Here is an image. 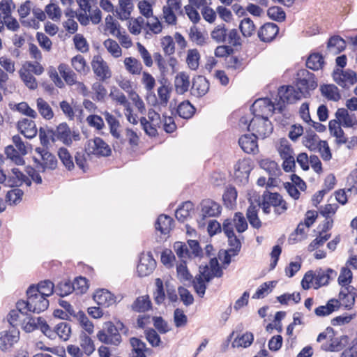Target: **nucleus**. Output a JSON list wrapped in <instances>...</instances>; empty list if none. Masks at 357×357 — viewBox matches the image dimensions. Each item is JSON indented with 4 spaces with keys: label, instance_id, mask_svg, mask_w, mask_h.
<instances>
[{
    "label": "nucleus",
    "instance_id": "6ab92c4d",
    "mask_svg": "<svg viewBox=\"0 0 357 357\" xmlns=\"http://www.w3.org/2000/svg\"><path fill=\"white\" fill-rule=\"evenodd\" d=\"M17 129L21 134L29 139L36 137L38 132L35 122L26 118L17 122Z\"/></svg>",
    "mask_w": 357,
    "mask_h": 357
},
{
    "label": "nucleus",
    "instance_id": "680f3d73",
    "mask_svg": "<svg viewBox=\"0 0 357 357\" xmlns=\"http://www.w3.org/2000/svg\"><path fill=\"white\" fill-rule=\"evenodd\" d=\"M104 46L107 50V51L115 58H118L121 56L122 51L119 45V44L116 43V41L112 40V39H107L104 42Z\"/></svg>",
    "mask_w": 357,
    "mask_h": 357
},
{
    "label": "nucleus",
    "instance_id": "7c9ffc66",
    "mask_svg": "<svg viewBox=\"0 0 357 357\" xmlns=\"http://www.w3.org/2000/svg\"><path fill=\"white\" fill-rule=\"evenodd\" d=\"M194 205L190 201L183 202L175 212L176 218L181 222H184L190 216V212L193 209Z\"/></svg>",
    "mask_w": 357,
    "mask_h": 357
},
{
    "label": "nucleus",
    "instance_id": "4be33fe9",
    "mask_svg": "<svg viewBox=\"0 0 357 357\" xmlns=\"http://www.w3.org/2000/svg\"><path fill=\"white\" fill-rule=\"evenodd\" d=\"M93 299L98 305L109 307L116 303L115 296L109 291L100 289L96 291Z\"/></svg>",
    "mask_w": 357,
    "mask_h": 357
},
{
    "label": "nucleus",
    "instance_id": "a878e982",
    "mask_svg": "<svg viewBox=\"0 0 357 357\" xmlns=\"http://www.w3.org/2000/svg\"><path fill=\"white\" fill-rule=\"evenodd\" d=\"M346 47V42L339 36H332L328 42L327 48L328 52L333 54H337L342 52Z\"/></svg>",
    "mask_w": 357,
    "mask_h": 357
},
{
    "label": "nucleus",
    "instance_id": "8fccbe9b",
    "mask_svg": "<svg viewBox=\"0 0 357 357\" xmlns=\"http://www.w3.org/2000/svg\"><path fill=\"white\" fill-rule=\"evenodd\" d=\"M73 291V286L70 281L60 282L55 288V292L61 297H64Z\"/></svg>",
    "mask_w": 357,
    "mask_h": 357
},
{
    "label": "nucleus",
    "instance_id": "2f4dec72",
    "mask_svg": "<svg viewBox=\"0 0 357 357\" xmlns=\"http://www.w3.org/2000/svg\"><path fill=\"white\" fill-rule=\"evenodd\" d=\"M321 94L328 100L338 101L341 96L338 92V89L334 84H324L320 87Z\"/></svg>",
    "mask_w": 357,
    "mask_h": 357
},
{
    "label": "nucleus",
    "instance_id": "79ce46f5",
    "mask_svg": "<svg viewBox=\"0 0 357 357\" xmlns=\"http://www.w3.org/2000/svg\"><path fill=\"white\" fill-rule=\"evenodd\" d=\"M124 64L126 70L132 75H139L142 70L140 61L133 57L126 58Z\"/></svg>",
    "mask_w": 357,
    "mask_h": 357
},
{
    "label": "nucleus",
    "instance_id": "e433bc0d",
    "mask_svg": "<svg viewBox=\"0 0 357 357\" xmlns=\"http://www.w3.org/2000/svg\"><path fill=\"white\" fill-rule=\"evenodd\" d=\"M349 344V337L347 335H341L339 337L331 339V342L326 350L331 351H339L342 350Z\"/></svg>",
    "mask_w": 357,
    "mask_h": 357
},
{
    "label": "nucleus",
    "instance_id": "cd10ccee",
    "mask_svg": "<svg viewBox=\"0 0 357 357\" xmlns=\"http://www.w3.org/2000/svg\"><path fill=\"white\" fill-rule=\"evenodd\" d=\"M258 207L252 203L248 206L246 211V218L250 225L255 229H259L261 227V221L258 216Z\"/></svg>",
    "mask_w": 357,
    "mask_h": 357
},
{
    "label": "nucleus",
    "instance_id": "69168bd1",
    "mask_svg": "<svg viewBox=\"0 0 357 357\" xmlns=\"http://www.w3.org/2000/svg\"><path fill=\"white\" fill-rule=\"evenodd\" d=\"M263 199L273 206H278L284 202L282 196L278 192H265L263 195Z\"/></svg>",
    "mask_w": 357,
    "mask_h": 357
},
{
    "label": "nucleus",
    "instance_id": "4d7b16f0",
    "mask_svg": "<svg viewBox=\"0 0 357 357\" xmlns=\"http://www.w3.org/2000/svg\"><path fill=\"white\" fill-rule=\"evenodd\" d=\"M199 58L200 55L197 50L192 49L188 51L186 62L190 69L196 70L198 68Z\"/></svg>",
    "mask_w": 357,
    "mask_h": 357
},
{
    "label": "nucleus",
    "instance_id": "338daca9",
    "mask_svg": "<svg viewBox=\"0 0 357 357\" xmlns=\"http://www.w3.org/2000/svg\"><path fill=\"white\" fill-rule=\"evenodd\" d=\"M161 45L165 56H172L175 52V43L171 36H165L161 40Z\"/></svg>",
    "mask_w": 357,
    "mask_h": 357
},
{
    "label": "nucleus",
    "instance_id": "a211bd4d",
    "mask_svg": "<svg viewBox=\"0 0 357 357\" xmlns=\"http://www.w3.org/2000/svg\"><path fill=\"white\" fill-rule=\"evenodd\" d=\"M53 135L52 140L54 141V137L60 140L66 145H70L73 142L71 138V130L66 123H60L55 131L50 130Z\"/></svg>",
    "mask_w": 357,
    "mask_h": 357
},
{
    "label": "nucleus",
    "instance_id": "09e8293b",
    "mask_svg": "<svg viewBox=\"0 0 357 357\" xmlns=\"http://www.w3.org/2000/svg\"><path fill=\"white\" fill-rule=\"evenodd\" d=\"M239 29L244 37L251 36L255 31V26L250 18H244L239 25Z\"/></svg>",
    "mask_w": 357,
    "mask_h": 357
},
{
    "label": "nucleus",
    "instance_id": "e2e57ef3",
    "mask_svg": "<svg viewBox=\"0 0 357 357\" xmlns=\"http://www.w3.org/2000/svg\"><path fill=\"white\" fill-rule=\"evenodd\" d=\"M335 117L339 120H342V126L346 128H351L354 126L353 120L349 116L348 111L344 108H340L335 112Z\"/></svg>",
    "mask_w": 357,
    "mask_h": 357
},
{
    "label": "nucleus",
    "instance_id": "5701e85b",
    "mask_svg": "<svg viewBox=\"0 0 357 357\" xmlns=\"http://www.w3.org/2000/svg\"><path fill=\"white\" fill-rule=\"evenodd\" d=\"M19 340V331L13 330L11 332H6L0 336V349L6 351L11 348Z\"/></svg>",
    "mask_w": 357,
    "mask_h": 357
},
{
    "label": "nucleus",
    "instance_id": "f704fd0d",
    "mask_svg": "<svg viewBox=\"0 0 357 357\" xmlns=\"http://www.w3.org/2000/svg\"><path fill=\"white\" fill-rule=\"evenodd\" d=\"M259 165L271 176H277L280 174V169L278 163L273 160L263 159L259 162Z\"/></svg>",
    "mask_w": 357,
    "mask_h": 357
},
{
    "label": "nucleus",
    "instance_id": "37998d69",
    "mask_svg": "<svg viewBox=\"0 0 357 357\" xmlns=\"http://www.w3.org/2000/svg\"><path fill=\"white\" fill-rule=\"evenodd\" d=\"M352 280L353 274L351 271L347 267H342L337 279L338 284L341 286V289H344V287H353L350 285Z\"/></svg>",
    "mask_w": 357,
    "mask_h": 357
},
{
    "label": "nucleus",
    "instance_id": "f8f14e48",
    "mask_svg": "<svg viewBox=\"0 0 357 357\" xmlns=\"http://www.w3.org/2000/svg\"><path fill=\"white\" fill-rule=\"evenodd\" d=\"M294 86H282L278 89V96L283 103L291 104L303 97Z\"/></svg>",
    "mask_w": 357,
    "mask_h": 357
},
{
    "label": "nucleus",
    "instance_id": "6e6d98bb",
    "mask_svg": "<svg viewBox=\"0 0 357 357\" xmlns=\"http://www.w3.org/2000/svg\"><path fill=\"white\" fill-rule=\"evenodd\" d=\"M12 176H9L8 182L10 185L13 186H21L23 184V181H24V178H26V175H24L18 168L12 169Z\"/></svg>",
    "mask_w": 357,
    "mask_h": 357
},
{
    "label": "nucleus",
    "instance_id": "c85d7f7f",
    "mask_svg": "<svg viewBox=\"0 0 357 357\" xmlns=\"http://www.w3.org/2000/svg\"><path fill=\"white\" fill-rule=\"evenodd\" d=\"M133 311L145 312L151 308V302L149 296L137 297L131 305Z\"/></svg>",
    "mask_w": 357,
    "mask_h": 357
},
{
    "label": "nucleus",
    "instance_id": "dca6fc26",
    "mask_svg": "<svg viewBox=\"0 0 357 357\" xmlns=\"http://www.w3.org/2000/svg\"><path fill=\"white\" fill-rule=\"evenodd\" d=\"M337 275V273L332 268L323 270L319 268L315 271V282L314 288L317 289L321 287L327 285L330 280H333Z\"/></svg>",
    "mask_w": 357,
    "mask_h": 357
},
{
    "label": "nucleus",
    "instance_id": "412c9836",
    "mask_svg": "<svg viewBox=\"0 0 357 357\" xmlns=\"http://www.w3.org/2000/svg\"><path fill=\"white\" fill-rule=\"evenodd\" d=\"M278 26L271 22L264 24L258 31V37L263 42H270L273 40L278 33Z\"/></svg>",
    "mask_w": 357,
    "mask_h": 357
},
{
    "label": "nucleus",
    "instance_id": "bb28decb",
    "mask_svg": "<svg viewBox=\"0 0 357 357\" xmlns=\"http://www.w3.org/2000/svg\"><path fill=\"white\" fill-rule=\"evenodd\" d=\"M58 70L68 85L72 86L77 83V75L71 70L68 65L66 63L59 64Z\"/></svg>",
    "mask_w": 357,
    "mask_h": 357
},
{
    "label": "nucleus",
    "instance_id": "393cba45",
    "mask_svg": "<svg viewBox=\"0 0 357 357\" xmlns=\"http://www.w3.org/2000/svg\"><path fill=\"white\" fill-rule=\"evenodd\" d=\"M174 86L177 93H185L190 86L189 76L184 72L179 73L175 77Z\"/></svg>",
    "mask_w": 357,
    "mask_h": 357
},
{
    "label": "nucleus",
    "instance_id": "58836bf2",
    "mask_svg": "<svg viewBox=\"0 0 357 357\" xmlns=\"http://www.w3.org/2000/svg\"><path fill=\"white\" fill-rule=\"evenodd\" d=\"M319 141L318 135L312 130L307 132L303 139V144L311 151L317 149Z\"/></svg>",
    "mask_w": 357,
    "mask_h": 357
},
{
    "label": "nucleus",
    "instance_id": "603ef678",
    "mask_svg": "<svg viewBox=\"0 0 357 357\" xmlns=\"http://www.w3.org/2000/svg\"><path fill=\"white\" fill-rule=\"evenodd\" d=\"M58 155L63 165L68 169L74 168V162L70 153L66 148H60L58 151Z\"/></svg>",
    "mask_w": 357,
    "mask_h": 357
},
{
    "label": "nucleus",
    "instance_id": "49530a36",
    "mask_svg": "<svg viewBox=\"0 0 357 357\" xmlns=\"http://www.w3.org/2000/svg\"><path fill=\"white\" fill-rule=\"evenodd\" d=\"M253 340V334L252 333L247 332L241 337L235 338L232 342V346L234 347H243L246 348L252 343Z\"/></svg>",
    "mask_w": 357,
    "mask_h": 357
},
{
    "label": "nucleus",
    "instance_id": "a19ab883",
    "mask_svg": "<svg viewBox=\"0 0 357 357\" xmlns=\"http://www.w3.org/2000/svg\"><path fill=\"white\" fill-rule=\"evenodd\" d=\"M104 116L107 123L109 126L110 133L114 138L119 139L121 135L117 130L118 128L119 127V121L114 115L111 114L108 112H105L104 113Z\"/></svg>",
    "mask_w": 357,
    "mask_h": 357
},
{
    "label": "nucleus",
    "instance_id": "ea45409f",
    "mask_svg": "<svg viewBox=\"0 0 357 357\" xmlns=\"http://www.w3.org/2000/svg\"><path fill=\"white\" fill-rule=\"evenodd\" d=\"M35 289H38V294L45 298L50 296L55 291L54 283L48 280L39 282L35 286Z\"/></svg>",
    "mask_w": 357,
    "mask_h": 357
},
{
    "label": "nucleus",
    "instance_id": "0e129e2a",
    "mask_svg": "<svg viewBox=\"0 0 357 357\" xmlns=\"http://www.w3.org/2000/svg\"><path fill=\"white\" fill-rule=\"evenodd\" d=\"M211 38L218 43H224L227 40V29L225 24L218 25L211 33Z\"/></svg>",
    "mask_w": 357,
    "mask_h": 357
},
{
    "label": "nucleus",
    "instance_id": "c9c22d12",
    "mask_svg": "<svg viewBox=\"0 0 357 357\" xmlns=\"http://www.w3.org/2000/svg\"><path fill=\"white\" fill-rule=\"evenodd\" d=\"M37 109L40 115L45 119L50 120L53 118L54 112L49 104L42 98L36 100Z\"/></svg>",
    "mask_w": 357,
    "mask_h": 357
},
{
    "label": "nucleus",
    "instance_id": "423d86ee",
    "mask_svg": "<svg viewBox=\"0 0 357 357\" xmlns=\"http://www.w3.org/2000/svg\"><path fill=\"white\" fill-rule=\"evenodd\" d=\"M333 78L340 86L344 89H349L351 85H354L357 82L356 73L350 69L343 70L337 68L334 70Z\"/></svg>",
    "mask_w": 357,
    "mask_h": 357
},
{
    "label": "nucleus",
    "instance_id": "9d476101",
    "mask_svg": "<svg viewBox=\"0 0 357 357\" xmlns=\"http://www.w3.org/2000/svg\"><path fill=\"white\" fill-rule=\"evenodd\" d=\"M250 109L254 116L266 117L268 114L273 113L275 107L269 98H265L255 100Z\"/></svg>",
    "mask_w": 357,
    "mask_h": 357
},
{
    "label": "nucleus",
    "instance_id": "7ed1b4c3",
    "mask_svg": "<svg viewBox=\"0 0 357 357\" xmlns=\"http://www.w3.org/2000/svg\"><path fill=\"white\" fill-rule=\"evenodd\" d=\"M97 338L104 344L114 346H118L122 342L121 335L118 332V328L112 321H107L104 324L102 329L97 333Z\"/></svg>",
    "mask_w": 357,
    "mask_h": 357
},
{
    "label": "nucleus",
    "instance_id": "774afa93",
    "mask_svg": "<svg viewBox=\"0 0 357 357\" xmlns=\"http://www.w3.org/2000/svg\"><path fill=\"white\" fill-rule=\"evenodd\" d=\"M340 357H357V337H355L340 354Z\"/></svg>",
    "mask_w": 357,
    "mask_h": 357
},
{
    "label": "nucleus",
    "instance_id": "4c0bfd02",
    "mask_svg": "<svg viewBox=\"0 0 357 357\" xmlns=\"http://www.w3.org/2000/svg\"><path fill=\"white\" fill-rule=\"evenodd\" d=\"M120 11L117 12L119 17L121 20H126L130 18L133 5L131 0H119Z\"/></svg>",
    "mask_w": 357,
    "mask_h": 357
},
{
    "label": "nucleus",
    "instance_id": "9b49d317",
    "mask_svg": "<svg viewBox=\"0 0 357 357\" xmlns=\"http://www.w3.org/2000/svg\"><path fill=\"white\" fill-rule=\"evenodd\" d=\"M156 261L151 252L142 254L137 266V271L139 277L149 275L155 269Z\"/></svg>",
    "mask_w": 357,
    "mask_h": 357
},
{
    "label": "nucleus",
    "instance_id": "3c124183",
    "mask_svg": "<svg viewBox=\"0 0 357 357\" xmlns=\"http://www.w3.org/2000/svg\"><path fill=\"white\" fill-rule=\"evenodd\" d=\"M80 346L84 350V352L88 356L91 355L95 351L93 341L85 333H82L80 335Z\"/></svg>",
    "mask_w": 357,
    "mask_h": 357
},
{
    "label": "nucleus",
    "instance_id": "052dcab7",
    "mask_svg": "<svg viewBox=\"0 0 357 357\" xmlns=\"http://www.w3.org/2000/svg\"><path fill=\"white\" fill-rule=\"evenodd\" d=\"M189 38L197 45L202 46L206 43V38L203 33L199 31L196 26H192L190 29Z\"/></svg>",
    "mask_w": 357,
    "mask_h": 357
},
{
    "label": "nucleus",
    "instance_id": "a18cd8bd",
    "mask_svg": "<svg viewBox=\"0 0 357 357\" xmlns=\"http://www.w3.org/2000/svg\"><path fill=\"white\" fill-rule=\"evenodd\" d=\"M276 284L277 281L275 280L263 283L253 294L252 298L259 299L264 298L265 295L269 294L272 291Z\"/></svg>",
    "mask_w": 357,
    "mask_h": 357
},
{
    "label": "nucleus",
    "instance_id": "b1692460",
    "mask_svg": "<svg viewBox=\"0 0 357 357\" xmlns=\"http://www.w3.org/2000/svg\"><path fill=\"white\" fill-rule=\"evenodd\" d=\"M340 303L337 299L329 300L326 305H321L314 310V313L318 317H325L331 314L333 312L338 310Z\"/></svg>",
    "mask_w": 357,
    "mask_h": 357
},
{
    "label": "nucleus",
    "instance_id": "1a4fd4ad",
    "mask_svg": "<svg viewBox=\"0 0 357 357\" xmlns=\"http://www.w3.org/2000/svg\"><path fill=\"white\" fill-rule=\"evenodd\" d=\"M36 151L40 154L43 160V162H41L38 159L34 158V162L36 164V167L38 171L44 172L47 168L52 170L56 168L57 160L53 154L40 148L36 149Z\"/></svg>",
    "mask_w": 357,
    "mask_h": 357
},
{
    "label": "nucleus",
    "instance_id": "c756f323",
    "mask_svg": "<svg viewBox=\"0 0 357 357\" xmlns=\"http://www.w3.org/2000/svg\"><path fill=\"white\" fill-rule=\"evenodd\" d=\"M195 112V107L188 101H183L176 109L178 115L185 119H190Z\"/></svg>",
    "mask_w": 357,
    "mask_h": 357
},
{
    "label": "nucleus",
    "instance_id": "aec40b11",
    "mask_svg": "<svg viewBox=\"0 0 357 357\" xmlns=\"http://www.w3.org/2000/svg\"><path fill=\"white\" fill-rule=\"evenodd\" d=\"M257 139L252 134H245L239 138L238 144L244 152L255 153L258 151Z\"/></svg>",
    "mask_w": 357,
    "mask_h": 357
},
{
    "label": "nucleus",
    "instance_id": "72a5a7b5",
    "mask_svg": "<svg viewBox=\"0 0 357 357\" xmlns=\"http://www.w3.org/2000/svg\"><path fill=\"white\" fill-rule=\"evenodd\" d=\"M173 220L167 215H160L155 222V229L162 234H167L171 230Z\"/></svg>",
    "mask_w": 357,
    "mask_h": 357
},
{
    "label": "nucleus",
    "instance_id": "20e7f679",
    "mask_svg": "<svg viewBox=\"0 0 357 357\" xmlns=\"http://www.w3.org/2000/svg\"><path fill=\"white\" fill-rule=\"evenodd\" d=\"M26 295L29 301V312L39 314L47 309L49 301L38 294V290L35 289V285H31L28 288Z\"/></svg>",
    "mask_w": 357,
    "mask_h": 357
},
{
    "label": "nucleus",
    "instance_id": "de8ad7c7",
    "mask_svg": "<svg viewBox=\"0 0 357 357\" xmlns=\"http://www.w3.org/2000/svg\"><path fill=\"white\" fill-rule=\"evenodd\" d=\"M232 220L234 224V227L238 233H243L247 230L248 225L245 218L242 213H235Z\"/></svg>",
    "mask_w": 357,
    "mask_h": 357
},
{
    "label": "nucleus",
    "instance_id": "5fc2aeb1",
    "mask_svg": "<svg viewBox=\"0 0 357 357\" xmlns=\"http://www.w3.org/2000/svg\"><path fill=\"white\" fill-rule=\"evenodd\" d=\"M176 273L178 279L181 282L191 281L192 279V275L189 272L185 261H183L177 265Z\"/></svg>",
    "mask_w": 357,
    "mask_h": 357
},
{
    "label": "nucleus",
    "instance_id": "bf43d9fd",
    "mask_svg": "<svg viewBox=\"0 0 357 357\" xmlns=\"http://www.w3.org/2000/svg\"><path fill=\"white\" fill-rule=\"evenodd\" d=\"M267 15L271 19L277 22H282L286 17L284 11L279 6L270 7L267 10Z\"/></svg>",
    "mask_w": 357,
    "mask_h": 357
},
{
    "label": "nucleus",
    "instance_id": "864d4df0",
    "mask_svg": "<svg viewBox=\"0 0 357 357\" xmlns=\"http://www.w3.org/2000/svg\"><path fill=\"white\" fill-rule=\"evenodd\" d=\"M15 5L13 0H3L0 2V17L5 20L11 16L12 8H15Z\"/></svg>",
    "mask_w": 357,
    "mask_h": 357
},
{
    "label": "nucleus",
    "instance_id": "6e6552de",
    "mask_svg": "<svg viewBox=\"0 0 357 357\" xmlns=\"http://www.w3.org/2000/svg\"><path fill=\"white\" fill-rule=\"evenodd\" d=\"M86 149L89 151L87 156L91 153L98 156L107 157L112 153L109 146L98 137L88 141Z\"/></svg>",
    "mask_w": 357,
    "mask_h": 357
},
{
    "label": "nucleus",
    "instance_id": "0eeeda50",
    "mask_svg": "<svg viewBox=\"0 0 357 357\" xmlns=\"http://www.w3.org/2000/svg\"><path fill=\"white\" fill-rule=\"evenodd\" d=\"M91 65L93 73L100 81L105 82L112 77V71L108 64L100 55L93 56Z\"/></svg>",
    "mask_w": 357,
    "mask_h": 357
},
{
    "label": "nucleus",
    "instance_id": "f3484780",
    "mask_svg": "<svg viewBox=\"0 0 357 357\" xmlns=\"http://www.w3.org/2000/svg\"><path fill=\"white\" fill-rule=\"evenodd\" d=\"M209 89V83L203 76H197L193 79L190 89L191 95L200 98L204 96Z\"/></svg>",
    "mask_w": 357,
    "mask_h": 357
},
{
    "label": "nucleus",
    "instance_id": "39448f33",
    "mask_svg": "<svg viewBox=\"0 0 357 357\" xmlns=\"http://www.w3.org/2000/svg\"><path fill=\"white\" fill-rule=\"evenodd\" d=\"M153 59L162 77L164 78L168 74H174L176 72L177 59L174 56L163 57L160 52H155Z\"/></svg>",
    "mask_w": 357,
    "mask_h": 357
},
{
    "label": "nucleus",
    "instance_id": "2eb2a0df",
    "mask_svg": "<svg viewBox=\"0 0 357 357\" xmlns=\"http://www.w3.org/2000/svg\"><path fill=\"white\" fill-rule=\"evenodd\" d=\"M251 170L252 168L250 165L249 161L245 160L238 161L235 166V180L242 184L248 183Z\"/></svg>",
    "mask_w": 357,
    "mask_h": 357
},
{
    "label": "nucleus",
    "instance_id": "c03bdc74",
    "mask_svg": "<svg viewBox=\"0 0 357 357\" xmlns=\"http://www.w3.org/2000/svg\"><path fill=\"white\" fill-rule=\"evenodd\" d=\"M71 65L79 73L86 74L89 70L84 56L80 54H77L71 59Z\"/></svg>",
    "mask_w": 357,
    "mask_h": 357
},
{
    "label": "nucleus",
    "instance_id": "13d9d810",
    "mask_svg": "<svg viewBox=\"0 0 357 357\" xmlns=\"http://www.w3.org/2000/svg\"><path fill=\"white\" fill-rule=\"evenodd\" d=\"M76 318L79 321L82 327L89 334H92L93 332V324L89 319L86 314L82 311H79L76 314Z\"/></svg>",
    "mask_w": 357,
    "mask_h": 357
},
{
    "label": "nucleus",
    "instance_id": "f03ea898",
    "mask_svg": "<svg viewBox=\"0 0 357 357\" xmlns=\"http://www.w3.org/2000/svg\"><path fill=\"white\" fill-rule=\"evenodd\" d=\"M248 130L252 132L255 138L264 139L272 133L273 126L267 116H254L248 124Z\"/></svg>",
    "mask_w": 357,
    "mask_h": 357
},
{
    "label": "nucleus",
    "instance_id": "f257e3e1",
    "mask_svg": "<svg viewBox=\"0 0 357 357\" xmlns=\"http://www.w3.org/2000/svg\"><path fill=\"white\" fill-rule=\"evenodd\" d=\"M296 86L303 95V98L310 96V91L317 87V82L315 75L306 69H301L298 71L296 78Z\"/></svg>",
    "mask_w": 357,
    "mask_h": 357
},
{
    "label": "nucleus",
    "instance_id": "ddd939ff",
    "mask_svg": "<svg viewBox=\"0 0 357 357\" xmlns=\"http://www.w3.org/2000/svg\"><path fill=\"white\" fill-rule=\"evenodd\" d=\"M356 298H357V289L354 287H346L341 289L337 300L340 305H343L347 310H351L355 305Z\"/></svg>",
    "mask_w": 357,
    "mask_h": 357
},
{
    "label": "nucleus",
    "instance_id": "4468645a",
    "mask_svg": "<svg viewBox=\"0 0 357 357\" xmlns=\"http://www.w3.org/2000/svg\"><path fill=\"white\" fill-rule=\"evenodd\" d=\"M202 220L206 218L215 217L220 214L221 206L211 199H204L201 203Z\"/></svg>",
    "mask_w": 357,
    "mask_h": 357
},
{
    "label": "nucleus",
    "instance_id": "473e14b6",
    "mask_svg": "<svg viewBox=\"0 0 357 357\" xmlns=\"http://www.w3.org/2000/svg\"><path fill=\"white\" fill-rule=\"evenodd\" d=\"M324 65V59L319 53L311 54L306 61V66L313 70H318L322 68Z\"/></svg>",
    "mask_w": 357,
    "mask_h": 357
}]
</instances>
